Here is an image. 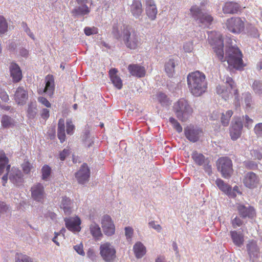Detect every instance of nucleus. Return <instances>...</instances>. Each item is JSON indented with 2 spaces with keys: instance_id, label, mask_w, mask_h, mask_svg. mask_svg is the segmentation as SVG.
Masks as SVG:
<instances>
[{
  "instance_id": "774afa93",
  "label": "nucleus",
  "mask_w": 262,
  "mask_h": 262,
  "mask_svg": "<svg viewBox=\"0 0 262 262\" xmlns=\"http://www.w3.org/2000/svg\"><path fill=\"white\" fill-rule=\"evenodd\" d=\"M19 55L25 58H27L29 56V50L25 48L21 47L19 50Z\"/></svg>"
},
{
  "instance_id": "f704fd0d",
  "label": "nucleus",
  "mask_w": 262,
  "mask_h": 262,
  "mask_svg": "<svg viewBox=\"0 0 262 262\" xmlns=\"http://www.w3.org/2000/svg\"><path fill=\"white\" fill-rule=\"evenodd\" d=\"M90 230L92 236L95 238L99 239L102 236L99 226L95 222L90 225Z\"/></svg>"
},
{
  "instance_id": "7c9ffc66",
  "label": "nucleus",
  "mask_w": 262,
  "mask_h": 262,
  "mask_svg": "<svg viewBox=\"0 0 262 262\" xmlns=\"http://www.w3.org/2000/svg\"><path fill=\"white\" fill-rule=\"evenodd\" d=\"M133 250L137 258H142L146 252V247L140 242H138L134 245Z\"/></svg>"
},
{
  "instance_id": "473e14b6",
  "label": "nucleus",
  "mask_w": 262,
  "mask_h": 262,
  "mask_svg": "<svg viewBox=\"0 0 262 262\" xmlns=\"http://www.w3.org/2000/svg\"><path fill=\"white\" fill-rule=\"evenodd\" d=\"M57 136L61 143H63L65 141V125L63 119H60L58 121Z\"/></svg>"
},
{
  "instance_id": "4c0bfd02",
  "label": "nucleus",
  "mask_w": 262,
  "mask_h": 262,
  "mask_svg": "<svg viewBox=\"0 0 262 262\" xmlns=\"http://www.w3.org/2000/svg\"><path fill=\"white\" fill-rule=\"evenodd\" d=\"M191 158L193 160L194 162L198 165L202 166L205 163L207 160L205 159V156L199 153L196 151H193L191 155Z\"/></svg>"
},
{
  "instance_id": "a878e982",
  "label": "nucleus",
  "mask_w": 262,
  "mask_h": 262,
  "mask_svg": "<svg viewBox=\"0 0 262 262\" xmlns=\"http://www.w3.org/2000/svg\"><path fill=\"white\" fill-rule=\"evenodd\" d=\"M230 235L234 245L241 248L244 244V235L241 232L237 231H231L230 232Z\"/></svg>"
},
{
  "instance_id": "72a5a7b5",
  "label": "nucleus",
  "mask_w": 262,
  "mask_h": 262,
  "mask_svg": "<svg viewBox=\"0 0 262 262\" xmlns=\"http://www.w3.org/2000/svg\"><path fill=\"white\" fill-rule=\"evenodd\" d=\"M2 126L4 128H9L15 126V121L14 119L11 117L4 115L2 116L1 119Z\"/></svg>"
},
{
  "instance_id": "864d4df0",
  "label": "nucleus",
  "mask_w": 262,
  "mask_h": 262,
  "mask_svg": "<svg viewBox=\"0 0 262 262\" xmlns=\"http://www.w3.org/2000/svg\"><path fill=\"white\" fill-rule=\"evenodd\" d=\"M84 32L86 36H90L92 34H96L98 33V29L95 27H86L84 29Z\"/></svg>"
},
{
  "instance_id": "3c124183",
  "label": "nucleus",
  "mask_w": 262,
  "mask_h": 262,
  "mask_svg": "<svg viewBox=\"0 0 262 262\" xmlns=\"http://www.w3.org/2000/svg\"><path fill=\"white\" fill-rule=\"evenodd\" d=\"M67 133L68 135H71L73 134L75 129V126L73 124L71 120H67Z\"/></svg>"
},
{
  "instance_id": "b1692460",
  "label": "nucleus",
  "mask_w": 262,
  "mask_h": 262,
  "mask_svg": "<svg viewBox=\"0 0 262 262\" xmlns=\"http://www.w3.org/2000/svg\"><path fill=\"white\" fill-rule=\"evenodd\" d=\"M14 99L17 104H24L28 99L27 91L23 86H19L15 91Z\"/></svg>"
},
{
  "instance_id": "c9c22d12",
  "label": "nucleus",
  "mask_w": 262,
  "mask_h": 262,
  "mask_svg": "<svg viewBox=\"0 0 262 262\" xmlns=\"http://www.w3.org/2000/svg\"><path fill=\"white\" fill-rule=\"evenodd\" d=\"M155 96V98L161 105L168 106L169 105V99L165 93L162 92H159Z\"/></svg>"
},
{
  "instance_id": "4be33fe9",
  "label": "nucleus",
  "mask_w": 262,
  "mask_h": 262,
  "mask_svg": "<svg viewBox=\"0 0 262 262\" xmlns=\"http://www.w3.org/2000/svg\"><path fill=\"white\" fill-rule=\"evenodd\" d=\"M215 184L219 189L231 198H235L233 191H232V187L228 184L225 183L221 179H217L215 181Z\"/></svg>"
},
{
  "instance_id": "4d7b16f0",
  "label": "nucleus",
  "mask_w": 262,
  "mask_h": 262,
  "mask_svg": "<svg viewBox=\"0 0 262 262\" xmlns=\"http://www.w3.org/2000/svg\"><path fill=\"white\" fill-rule=\"evenodd\" d=\"M22 167L24 173L28 174L30 172L33 166L30 163L27 161L23 164Z\"/></svg>"
},
{
  "instance_id": "ddd939ff",
  "label": "nucleus",
  "mask_w": 262,
  "mask_h": 262,
  "mask_svg": "<svg viewBox=\"0 0 262 262\" xmlns=\"http://www.w3.org/2000/svg\"><path fill=\"white\" fill-rule=\"evenodd\" d=\"M64 221L68 230L74 232H78L80 231L81 220L78 216L66 217Z\"/></svg>"
},
{
  "instance_id": "0eeeda50",
  "label": "nucleus",
  "mask_w": 262,
  "mask_h": 262,
  "mask_svg": "<svg viewBox=\"0 0 262 262\" xmlns=\"http://www.w3.org/2000/svg\"><path fill=\"white\" fill-rule=\"evenodd\" d=\"M100 254L105 262H113L116 258V250L113 245L108 242L100 245Z\"/></svg>"
},
{
  "instance_id": "680f3d73",
  "label": "nucleus",
  "mask_w": 262,
  "mask_h": 262,
  "mask_svg": "<svg viewBox=\"0 0 262 262\" xmlns=\"http://www.w3.org/2000/svg\"><path fill=\"white\" fill-rule=\"evenodd\" d=\"M224 81H225L226 85H228L230 86V89H233L235 88L234 82L231 77L226 76Z\"/></svg>"
},
{
  "instance_id": "412c9836",
  "label": "nucleus",
  "mask_w": 262,
  "mask_h": 262,
  "mask_svg": "<svg viewBox=\"0 0 262 262\" xmlns=\"http://www.w3.org/2000/svg\"><path fill=\"white\" fill-rule=\"evenodd\" d=\"M145 6L146 13L148 18L151 20L155 19L158 10L154 0H145Z\"/></svg>"
},
{
  "instance_id": "c756f323",
  "label": "nucleus",
  "mask_w": 262,
  "mask_h": 262,
  "mask_svg": "<svg viewBox=\"0 0 262 262\" xmlns=\"http://www.w3.org/2000/svg\"><path fill=\"white\" fill-rule=\"evenodd\" d=\"M9 160L3 151H0V175L2 174L6 169L9 170L10 165L8 164Z\"/></svg>"
},
{
  "instance_id": "052dcab7",
  "label": "nucleus",
  "mask_w": 262,
  "mask_h": 262,
  "mask_svg": "<svg viewBox=\"0 0 262 262\" xmlns=\"http://www.w3.org/2000/svg\"><path fill=\"white\" fill-rule=\"evenodd\" d=\"M22 27H23L24 31L30 36L32 39H35V37L33 33L31 31L29 28L27 26V24L25 23H22Z\"/></svg>"
},
{
  "instance_id": "a211bd4d",
  "label": "nucleus",
  "mask_w": 262,
  "mask_h": 262,
  "mask_svg": "<svg viewBox=\"0 0 262 262\" xmlns=\"http://www.w3.org/2000/svg\"><path fill=\"white\" fill-rule=\"evenodd\" d=\"M243 182L246 187L253 188L257 186L259 178L255 173L249 172L245 174Z\"/></svg>"
},
{
  "instance_id": "a18cd8bd",
  "label": "nucleus",
  "mask_w": 262,
  "mask_h": 262,
  "mask_svg": "<svg viewBox=\"0 0 262 262\" xmlns=\"http://www.w3.org/2000/svg\"><path fill=\"white\" fill-rule=\"evenodd\" d=\"M15 262H33L32 259L27 255L16 253Z\"/></svg>"
},
{
  "instance_id": "de8ad7c7",
  "label": "nucleus",
  "mask_w": 262,
  "mask_h": 262,
  "mask_svg": "<svg viewBox=\"0 0 262 262\" xmlns=\"http://www.w3.org/2000/svg\"><path fill=\"white\" fill-rule=\"evenodd\" d=\"M243 165L246 168L250 170H256L258 168L257 163L251 160H247L244 161Z\"/></svg>"
},
{
  "instance_id": "603ef678",
  "label": "nucleus",
  "mask_w": 262,
  "mask_h": 262,
  "mask_svg": "<svg viewBox=\"0 0 262 262\" xmlns=\"http://www.w3.org/2000/svg\"><path fill=\"white\" fill-rule=\"evenodd\" d=\"M234 105L236 110H238L240 108L241 106V102L240 99L239 98V95L238 93V91L237 89L234 90Z\"/></svg>"
},
{
  "instance_id": "2f4dec72",
  "label": "nucleus",
  "mask_w": 262,
  "mask_h": 262,
  "mask_svg": "<svg viewBox=\"0 0 262 262\" xmlns=\"http://www.w3.org/2000/svg\"><path fill=\"white\" fill-rule=\"evenodd\" d=\"M177 65L178 61H176L173 59H169L168 61L165 63V70L169 77L173 76L174 72V68Z\"/></svg>"
},
{
  "instance_id": "09e8293b",
  "label": "nucleus",
  "mask_w": 262,
  "mask_h": 262,
  "mask_svg": "<svg viewBox=\"0 0 262 262\" xmlns=\"http://www.w3.org/2000/svg\"><path fill=\"white\" fill-rule=\"evenodd\" d=\"M8 30V24L3 16H0V33L4 34Z\"/></svg>"
},
{
  "instance_id": "2eb2a0df",
  "label": "nucleus",
  "mask_w": 262,
  "mask_h": 262,
  "mask_svg": "<svg viewBox=\"0 0 262 262\" xmlns=\"http://www.w3.org/2000/svg\"><path fill=\"white\" fill-rule=\"evenodd\" d=\"M243 127V124L241 119H236L230 129V136L232 140H236L241 137Z\"/></svg>"
},
{
  "instance_id": "6e6552de",
  "label": "nucleus",
  "mask_w": 262,
  "mask_h": 262,
  "mask_svg": "<svg viewBox=\"0 0 262 262\" xmlns=\"http://www.w3.org/2000/svg\"><path fill=\"white\" fill-rule=\"evenodd\" d=\"M88 1L75 0L78 6H75L71 11V14L74 18H80L90 13V9L86 5Z\"/></svg>"
},
{
  "instance_id": "f257e3e1",
  "label": "nucleus",
  "mask_w": 262,
  "mask_h": 262,
  "mask_svg": "<svg viewBox=\"0 0 262 262\" xmlns=\"http://www.w3.org/2000/svg\"><path fill=\"white\" fill-rule=\"evenodd\" d=\"M214 52L218 59L222 62L227 61L229 66L235 69L242 67L243 64L242 54L239 49L235 47H229L226 50V56H224V41L222 36L216 35L212 43Z\"/></svg>"
},
{
  "instance_id": "13d9d810",
  "label": "nucleus",
  "mask_w": 262,
  "mask_h": 262,
  "mask_svg": "<svg viewBox=\"0 0 262 262\" xmlns=\"http://www.w3.org/2000/svg\"><path fill=\"white\" fill-rule=\"evenodd\" d=\"M243 224V221L237 216L232 220V224L234 228L241 226Z\"/></svg>"
},
{
  "instance_id": "1a4fd4ad",
  "label": "nucleus",
  "mask_w": 262,
  "mask_h": 262,
  "mask_svg": "<svg viewBox=\"0 0 262 262\" xmlns=\"http://www.w3.org/2000/svg\"><path fill=\"white\" fill-rule=\"evenodd\" d=\"M227 29L230 32L238 34L243 31L244 23L243 19L238 17H232L228 19L226 23Z\"/></svg>"
},
{
  "instance_id": "e2e57ef3",
  "label": "nucleus",
  "mask_w": 262,
  "mask_h": 262,
  "mask_svg": "<svg viewBox=\"0 0 262 262\" xmlns=\"http://www.w3.org/2000/svg\"><path fill=\"white\" fill-rule=\"evenodd\" d=\"M38 101L39 102L44 105L47 107H50L51 106L50 102L43 97H39L38 98Z\"/></svg>"
},
{
  "instance_id": "f03ea898",
  "label": "nucleus",
  "mask_w": 262,
  "mask_h": 262,
  "mask_svg": "<svg viewBox=\"0 0 262 262\" xmlns=\"http://www.w3.org/2000/svg\"><path fill=\"white\" fill-rule=\"evenodd\" d=\"M188 89L195 97L203 95L207 90V82L205 74L199 71L189 73L187 77Z\"/></svg>"
},
{
  "instance_id": "338daca9",
  "label": "nucleus",
  "mask_w": 262,
  "mask_h": 262,
  "mask_svg": "<svg viewBox=\"0 0 262 262\" xmlns=\"http://www.w3.org/2000/svg\"><path fill=\"white\" fill-rule=\"evenodd\" d=\"M69 150L64 149L59 153V158L61 161H64L66 157L69 155Z\"/></svg>"
},
{
  "instance_id": "5701e85b",
  "label": "nucleus",
  "mask_w": 262,
  "mask_h": 262,
  "mask_svg": "<svg viewBox=\"0 0 262 262\" xmlns=\"http://www.w3.org/2000/svg\"><path fill=\"white\" fill-rule=\"evenodd\" d=\"M127 69L130 74L133 76L143 77L145 75L146 71L144 67L139 64H130Z\"/></svg>"
},
{
  "instance_id": "6e6d98bb",
  "label": "nucleus",
  "mask_w": 262,
  "mask_h": 262,
  "mask_svg": "<svg viewBox=\"0 0 262 262\" xmlns=\"http://www.w3.org/2000/svg\"><path fill=\"white\" fill-rule=\"evenodd\" d=\"M243 120L245 122V126L247 128H250L252 126L253 120L249 117L248 115L243 116Z\"/></svg>"
},
{
  "instance_id": "6ab92c4d",
  "label": "nucleus",
  "mask_w": 262,
  "mask_h": 262,
  "mask_svg": "<svg viewBox=\"0 0 262 262\" xmlns=\"http://www.w3.org/2000/svg\"><path fill=\"white\" fill-rule=\"evenodd\" d=\"M9 180L16 186L20 185L24 182V175L19 169L13 167L10 172Z\"/></svg>"
},
{
  "instance_id": "20e7f679",
  "label": "nucleus",
  "mask_w": 262,
  "mask_h": 262,
  "mask_svg": "<svg viewBox=\"0 0 262 262\" xmlns=\"http://www.w3.org/2000/svg\"><path fill=\"white\" fill-rule=\"evenodd\" d=\"M122 40L126 47L130 49H136L140 43V38L137 32L129 27L123 29Z\"/></svg>"
},
{
  "instance_id": "37998d69",
  "label": "nucleus",
  "mask_w": 262,
  "mask_h": 262,
  "mask_svg": "<svg viewBox=\"0 0 262 262\" xmlns=\"http://www.w3.org/2000/svg\"><path fill=\"white\" fill-rule=\"evenodd\" d=\"M233 115V112L229 110L225 114L222 113L221 122L223 126H226L229 124L231 117Z\"/></svg>"
},
{
  "instance_id": "8fccbe9b",
  "label": "nucleus",
  "mask_w": 262,
  "mask_h": 262,
  "mask_svg": "<svg viewBox=\"0 0 262 262\" xmlns=\"http://www.w3.org/2000/svg\"><path fill=\"white\" fill-rule=\"evenodd\" d=\"M169 122L172 125L173 128L178 132H182L183 128L179 122L174 118L170 117L169 119Z\"/></svg>"
},
{
  "instance_id": "4468645a",
  "label": "nucleus",
  "mask_w": 262,
  "mask_h": 262,
  "mask_svg": "<svg viewBox=\"0 0 262 262\" xmlns=\"http://www.w3.org/2000/svg\"><path fill=\"white\" fill-rule=\"evenodd\" d=\"M102 227L104 234L111 236L114 234L115 226L112 221L111 217L108 215H104L101 220Z\"/></svg>"
},
{
  "instance_id": "c03bdc74",
  "label": "nucleus",
  "mask_w": 262,
  "mask_h": 262,
  "mask_svg": "<svg viewBox=\"0 0 262 262\" xmlns=\"http://www.w3.org/2000/svg\"><path fill=\"white\" fill-rule=\"evenodd\" d=\"M252 89L254 92L258 95H262V81L255 80L252 84Z\"/></svg>"
},
{
  "instance_id": "f8f14e48",
  "label": "nucleus",
  "mask_w": 262,
  "mask_h": 262,
  "mask_svg": "<svg viewBox=\"0 0 262 262\" xmlns=\"http://www.w3.org/2000/svg\"><path fill=\"white\" fill-rule=\"evenodd\" d=\"M75 176L79 184H84L88 182L90 177V169L87 164L83 163Z\"/></svg>"
},
{
  "instance_id": "7ed1b4c3",
  "label": "nucleus",
  "mask_w": 262,
  "mask_h": 262,
  "mask_svg": "<svg viewBox=\"0 0 262 262\" xmlns=\"http://www.w3.org/2000/svg\"><path fill=\"white\" fill-rule=\"evenodd\" d=\"M173 108L176 117L182 122H186L193 112L192 108L187 100L184 98L180 99L176 102Z\"/></svg>"
},
{
  "instance_id": "dca6fc26",
  "label": "nucleus",
  "mask_w": 262,
  "mask_h": 262,
  "mask_svg": "<svg viewBox=\"0 0 262 262\" xmlns=\"http://www.w3.org/2000/svg\"><path fill=\"white\" fill-rule=\"evenodd\" d=\"M184 132L186 138L192 142L198 141L202 133L201 130L193 126L186 127L184 129Z\"/></svg>"
},
{
  "instance_id": "58836bf2",
  "label": "nucleus",
  "mask_w": 262,
  "mask_h": 262,
  "mask_svg": "<svg viewBox=\"0 0 262 262\" xmlns=\"http://www.w3.org/2000/svg\"><path fill=\"white\" fill-rule=\"evenodd\" d=\"M242 98L244 99V103L246 105V109L250 110L252 108L253 101L252 96L250 93L247 92L242 94Z\"/></svg>"
},
{
  "instance_id": "bb28decb",
  "label": "nucleus",
  "mask_w": 262,
  "mask_h": 262,
  "mask_svg": "<svg viewBox=\"0 0 262 262\" xmlns=\"http://www.w3.org/2000/svg\"><path fill=\"white\" fill-rule=\"evenodd\" d=\"M73 203L72 200L67 196L62 198L60 208L63 209L66 215H70L72 211Z\"/></svg>"
},
{
  "instance_id": "9b49d317",
  "label": "nucleus",
  "mask_w": 262,
  "mask_h": 262,
  "mask_svg": "<svg viewBox=\"0 0 262 262\" xmlns=\"http://www.w3.org/2000/svg\"><path fill=\"white\" fill-rule=\"evenodd\" d=\"M31 196L32 199L38 202H42L46 196L45 187L42 184L37 183L31 188Z\"/></svg>"
},
{
  "instance_id": "49530a36",
  "label": "nucleus",
  "mask_w": 262,
  "mask_h": 262,
  "mask_svg": "<svg viewBox=\"0 0 262 262\" xmlns=\"http://www.w3.org/2000/svg\"><path fill=\"white\" fill-rule=\"evenodd\" d=\"M247 31L248 35L252 37L257 38L259 36L257 29L251 25L247 27Z\"/></svg>"
},
{
  "instance_id": "5fc2aeb1",
  "label": "nucleus",
  "mask_w": 262,
  "mask_h": 262,
  "mask_svg": "<svg viewBox=\"0 0 262 262\" xmlns=\"http://www.w3.org/2000/svg\"><path fill=\"white\" fill-rule=\"evenodd\" d=\"M254 131L257 137L262 138V123L256 124L254 128Z\"/></svg>"
},
{
  "instance_id": "39448f33",
  "label": "nucleus",
  "mask_w": 262,
  "mask_h": 262,
  "mask_svg": "<svg viewBox=\"0 0 262 262\" xmlns=\"http://www.w3.org/2000/svg\"><path fill=\"white\" fill-rule=\"evenodd\" d=\"M192 17L198 23L205 27L210 26L213 21V17L204 12V10L197 5L192 6L190 9Z\"/></svg>"
},
{
  "instance_id": "c85d7f7f",
  "label": "nucleus",
  "mask_w": 262,
  "mask_h": 262,
  "mask_svg": "<svg viewBox=\"0 0 262 262\" xmlns=\"http://www.w3.org/2000/svg\"><path fill=\"white\" fill-rule=\"evenodd\" d=\"M55 90L54 79L52 76L48 75L46 78L45 92L50 97L52 96Z\"/></svg>"
},
{
  "instance_id": "cd10ccee",
  "label": "nucleus",
  "mask_w": 262,
  "mask_h": 262,
  "mask_svg": "<svg viewBox=\"0 0 262 262\" xmlns=\"http://www.w3.org/2000/svg\"><path fill=\"white\" fill-rule=\"evenodd\" d=\"M117 70L113 68L109 71V75L111 80L114 85L119 90L122 87V81L120 77L117 75Z\"/></svg>"
},
{
  "instance_id": "bf43d9fd",
  "label": "nucleus",
  "mask_w": 262,
  "mask_h": 262,
  "mask_svg": "<svg viewBox=\"0 0 262 262\" xmlns=\"http://www.w3.org/2000/svg\"><path fill=\"white\" fill-rule=\"evenodd\" d=\"M250 154L254 159H257L258 160H261L262 159V151L260 152L258 150L253 149L251 150Z\"/></svg>"
},
{
  "instance_id": "ea45409f",
  "label": "nucleus",
  "mask_w": 262,
  "mask_h": 262,
  "mask_svg": "<svg viewBox=\"0 0 262 262\" xmlns=\"http://www.w3.org/2000/svg\"><path fill=\"white\" fill-rule=\"evenodd\" d=\"M247 250L250 257L254 256L258 252V248L256 242L251 241L247 244Z\"/></svg>"
},
{
  "instance_id": "aec40b11",
  "label": "nucleus",
  "mask_w": 262,
  "mask_h": 262,
  "mask_svg": "<svg viewBox=\"0 0 262 262\" xmlns=\"http://www.w3.org/2000/svg\"><path fill=\"white\" fill-rule=\"evenodd\" d=\"M242 7L237 3L234 2H226L223 7V11L225 14H235L241 12Z\"/></svg>"
},
{
  "instance_id": "a19ab883",
  "label": "nucleus",
  "mask_w": 262,
  "mask_h": 262,
  "mask_svg": "<svg viewBox=\"0 0 262 262\" xmlns=\"http://www.w3.org/2000/svg\"><path fill=\"white\" fill-rule=\"evenodd\" d=\"M37 113V104L36 102H31L28 105L27 116L29 119L35 118Z\"/></svg>"
},
{
  "instance_id": "393cba45",
  "label": "nucleus",
  "mask_w": 262,
  "mask_h": 262,
  "mask_svg": "<svg viewBox=\"0 0 262 262\" xmlns=\"http://www.w3.org/2000/svg\"><path fill=\"white\" fill-rule=\"evenodd\" d=\"M11 76L14 82H19L22 78L21 71L18 65L15 63H12L10 66Z\"/></svg>"
},
{
  "instance_id": "79ce46f5",
  "label": "nucleus",
  "mask_w": 262,
  "mask_h": 262,
  "mask_svg": "<svg viewBox=\"0 0 262 262\" xmlns=\"http://www.w3.org/2000/svg\"><path fill=\"white\" fill-rule=\"evenodd\" d=\"M41 179L48 181L49 180L51 174V168L48 165H45L41 169Z\"/></svg>"
},
{
  "instance_id": "e433bc0d",
  "label": "nucleus",
  "mask_w": 262,
  "mask_h": 262,
  "mask_svg": "<svg viewBox=\"0 0 262 262\" xmlns=\"http://www.w3.org/2000/svg\"><path fill=\"white\" fill-rule=\"evenodd\" d=\"M230 88L229 89L226 86V88L225 86H218L216 87V93L220 95L223 99L225 100H227L230 96L231 92Z\"/></svg>"
},
{
  "instance_id": "9d476101",
  "label": "nucleus",
  "mask_w": 262,
  "mask_h": 262,
  "mask_svg": "<svg viewBox=\"0 0 262 262\" xmlns=\"http://www.w3.org/2000/svg\"><path fill=\"white\" fill-rule=\"evenodd\" d=\"M238 214L242 219H252L256 215L254 208L249 204H239L237 206Z\"/></svg>"
},
{
  "instance_id": "423d86ee",
  "label": "nucleus",
  "mask_w": 262,
  "mask_h": 262,
  "mask_svg": "<svg viewBox=\"0 0 262 262\" xmlns=\"http://www.w3.org/2000/svg\"><path fill=\"white\" fill-rule=\"evenodd\" d=\"M218 170L221 172L222 176L225 179L229 178L233 172L232 162L228 157H222L217 162Z\"/></svg>"
},
{
  "instance_id": "f3484780",
  "label": "nucleus",
  "mask_w": 262,
  "mask_h": 262,
  "mask_svg": "<svg viewBox=\"0 0 262 262\" xmlns=\"http://www.w3.org/2000/svg\"><path fill=\"white\" fill-rule=\"evenodd\" d=\"M129 11L136 19H140L143 12L141 0H133L132 4L129 7Z\"/></svg>"
},
{
  "instance_id": "69168bd1",
  "label": "nucleus",
  "mask_w": 262,
  "mask_h": 262,
  "mask_svg": "<svg viewBox=\"0 0 262 262\" xmlns=\"http://www.w3.org/2000/svg\"><path fill=\"white\" fill-rule=\"evenodd\" d=\"M87 256L89 257L91 260L94 261L96 260L97 256L92 249H89L87 252Z\"/></svg>"
},
{
  "instance_id": "0e129e2a",
  "label": "nucleus",
  "mask_w": 262,
  "mask_h": 262,
  "mask_svg": "<svg viewBox=\"0 0 262 262\" xmlns=\"http://www.w3.org/2000/svg\"><path fill=\"white\" fill-rule=\"evenodd\" d=\"M74 249L79 254L82 256L84 255V252L83 250V245L82 243L74 246Z\"/></svg>"
}]
</instances>
